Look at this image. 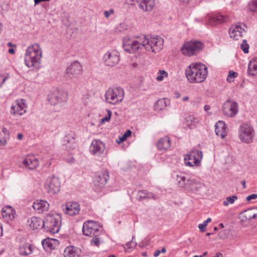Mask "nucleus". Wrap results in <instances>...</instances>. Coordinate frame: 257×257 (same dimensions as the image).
I'll return each mask as SVG.
<instances>
[{
	"label": "nucleus",
	"mask_w": 257,
	"mask_h": 257,
	"mask_svg": "<svg viewBox=\"0 0 257 257\" xmlns=\"http://www.w3.org/2000/svg\"><path fill=\"white\" fill-rule=\"evenodd\" d=\"M7 45L9 47H16V45L13 44L12 43H11V42H8V44H7Z\"/></svg>",
	"instance_id": "680f3d73"
},
{
	"label": "nucleus",
	"mask_w": 257,
	"mask_h": 257,
	"mask_svg": "<svg viewBox=\"0 0 257 257\" xmlns=\"http://www.w3.org/2000/svg\"><path fill=\"white\" fill-rule=\"evenodd\" d=\"M154 0H143L141 1L139 6L140 9L146 12H151L155 6Z\"/></svg>",
	"instance_id": "a878e982"
},
{
	"label": "nucleus",
	"mask_w": 257,
	"mask_h": 257,
	"mask_svg": "<svg viewBox=\"0 0 257 257\" xmlns=\"http://www.w3.org/2000/svg\"><path fill=\"white\" fill-rule=\"evenodd\" d=\"M185 75L191 83H201L208 75L207 67L200 63H192L186 69Z\"/></svg>",
	"instance_id": "f257e3e1"
},
{
	"label": "nucleus",
	"mask_w": 257,
	"mask_h": 257,
	"mask_svg": "<svg viewBox=\"0 0 257 257\" xmlns=\"http://www.w3.org/2000/svg\"><path fill=\"white\" fill-rule=\"evenodd\" d=\"M45 188L48 193L54 194L60 191V182L57 177L55 176L49 177L45 183Z\"/></svg>",
	"instance_id": "ddd939ff"
},
{
	"label": "nucleus",
	"mask_w": 257,
	"mask_h": 257,
	"mask_svg": "<svg viewBox=\"0 0 257 257\" xmlns=\"http://www.w3.org/2000/svg\"><path fill=\"white\" fill-rule=\"evenodd\" d=\"M7 78L8 76H4L3 75L0 74V87H2Z\"/></svg>",
	"instance_id": "3c124183"
},
{
	"label": "nucleus",
	"mask_w": 257,
	"mask_h": 257,
	"mask_svg": "<svg viewBox=\"0 0 257 257\" xmlns=\"http://www.w3.org/2000/svg\"><path fill=\"white\" fill-rule=\"evenodd\" d=\"M239 137L240 140L245 143H250L252 142L254 136L253 127L249 124H242L239 130Z\"/></svg>",
	"instance_id": "6e6552de"
},
{
	"label": "nucleus",
	"mask_w": 257,
	"mask_h": 257,
	"mask_svg": "<svg viewBox=\"0 0 257 257\" xmlns=\"http://www.w3.org/2000/svg\"><path fill=\"white\" fill-rule=\"evenodd\" d=\"M175 97L177 98H179L180 96V93L177 91L175 92Z\"/></svg>",
	"instance_id": "774afa93"
},
{
	"label": "nucleus",
	"mask_w": 257,
	"mask_h": 257,
	"mask_svg": "<svg viewBox=\"0 0 257 257\" xmlns=\"http://www.w3.org/2000/svg\"><path fill=\"white\" fill-rule=\"evenodd\" d=\"M24 104L22 103H17L11 107V112L13 114L22 115L26 112Z\"/></svg>",
	"instance_id": "c85d7f7f"
},
{
	"label": "nucleus",
	"mask_w": 257,
	"mask_h": 257,
	"mask_svg": "<svg viewBox=\"0 0 257 257\" xmlns=\"http://www.w3.org/2000/svg\"><path fill=\"white\" fill-rule=\"evenodd\" d=\"M15 214V210L11 206L7 207L6 208H3L2 211V215L4 219L7 222L14 219Z\"/></svg>",
	"instance_id": "b1692460"
},
{
	"label": "nucleus",
	"mask_w": 257,
	"mask_h": 257,
	"mask_svg": "<svg viewBox=\"0 0 257 257\" xmlns=\"http://www.w3.org/2000/svg\"><path fill=\"white\" fill-rule=\"evenodd\" d=\"M211 221V219L210 218H208L206 220H205L203 223L199 224L198 225V227L200 229L201 232H204L205 231L206 226H207L208 223Z\"/></svg>",
	"instance_id": "ea45409f"
},
{
	"label": "nucleus",
	"mask_w": 257,
	"mask_h": 257,
	"mask_svg": "<svg viewBox=\"0 0 257 257\" xmlns=\"http://www.w3.org/2000/svg\"><path fill=\"white\" fill-rule=\"evenodd\" d=\"M41 59L32 57L31 56L25 55V63L26 65L28 67H38L40 63Z\"/></svg>",
	"instance_id": "cd10ccee"
},
{
	"label": "nucleus",
	"mask_w": 257,
	"mask_h": 257,
	"mask_svg": "<svg viewBox=\"0 0 257 257\" xmlns=\"http://www.w3.org/2000/svg\"><path fill=\"white\" fill-rule=\"evenodd\" d=\"M9 52L11 54H14L15 52V51L13 48H10L9 50Z\"/></svg>",
	"instance_id": "052dcab7"
},
{
	"label": "nucleus",
	"mask_w": 257,
	"mask_h": 257,
	"mask_svg": "<svg viewBox=\"0 0 257 257\" xmlns=\"http://www.w3.org/2000/svg\"><path fill=\"white\" fill-rule=\"evenodd\" d=\"M119 53L115 50L107 51L103 57V61L106 66L113 67L119 61Z\"/></svg>",
	"instance_id": "4468645a"
},
{
	"label": "nucleus",
	"mask_w": 257,
	"mask_h": 257,
	"mask_svg": "<svg viewBox=\"0 0 257 257\" xmlns=\"http://www.w3.org/2000/svg\"><path fill=\"white\" fill-rule=\"evenodd\" d=\"M32 252L31 244L29 243H24L20 245L19 252L21 255H28Z\"/></svg>",
	"instance_id": "72a5a7b5"
},
{
	"label": "nucleus",
	"mask_w": 257,
	"mask_h": 257,
	"mask_svg": "<svg viewBox=\"0 0 257 257\" xmlns=\"http://www.w3.org/2000/svg\"><path fill=\"white\" fill-rule=\"evenodd\" d=\"M223 114L230 117H233L238 112V103L234 100L228 99L223 105Z\"/></svg>",
	"instance_id": "9b49d317"
},
{
	"label": "nucleus",
	"mask_w": 257,
	"mask_h": 257,
	"mask_svg": "<svg viewBox=\"0 0 257 257\" xmlns=\"http://www.w3.org/2000/svg\"><path fill=\"white\" fill-rule=\"evenodd\" d=\"M167 104L164 98L158 100L155 104V109L156 110H161L165 108Z\"/></svg>",
	"instance_id": "f704fd0d"
},
{
	"label": "nucleus",
	"mask_w": 257,
	"mask_h": 257,
	"mask_svg": "<svg viewBox=\"0 0 257 257\" xmlns=\"http://www.w3.org/2000/svg\"><path fill=\"white\" fill-rule=\"evenodd\" d=\"M65 213L72 216L78 214L80 211V206L76 202H68L63 208Z\"/></svg>",
	"instance_id": "6ab92c4d"
},
{
	"label": "nucleus",
	"mask_w": 257,
	"mask_h": 257,
	"mask_svg": "<svg viewBox=\"0 0 257 257\" xmlns=\"http://www.w3.org/2000/svg\"><path fill=\"white\" fill-rule=\"evenodd\" d=\"M148 192L145 190H140L138 192L137 197L139 200L147 198Z\"/></svg>",
	"instance_id": "37998d69"
},
{
	"label": "nucleus",
	"mask_w": 257,
	"mask_h": 257,
	"mask_svg": "<svg viewBox=\"0 0 257 257\" xmlns=\"http://www.w3.org/2000/svg\"><path fill=\"white\" fill-rule=\"evenodd\" d=\"M149 244H150V241L149 240L147 239V240H143L142 242H141L139 243V246L141 248H144V247L147 246V245H148Z\"/></svg>",
	"instance_id": "09e8293b"
},
{
	"label": "nucleus",
	"mask_w": 257,
	"mask_h": 257,
	"mask_svg": "<svg viewBox=\"0 0 257 257\" xmlns=\"http://www.w3.org/2000/svg\"><path fill=\"white\" fill-rule=\"evenodd\" d=\"M124 96V90L119 86L113 88H109L105 94L106 101L112 104H116L121 102L123 99Z\"/></svg>",
	"instance_id": "39448f33"
},
{
	"label": "nucleus",
	"mask_w": 257,
	"mask_h": 257,
	"mask_svg": "<svg viewBox=\"0 0 257 257\" xmlns=\"http://www.w3.org/2000/svg\"><path fill=\"white\" fill-rule=\"evenodd\" d=\"M82 67L80 63L78 61H74L72 62L70 66H69L66 70L65 74V77L67 79H72L78 76L82 73Z\"/></svg>",
	"instance_id": "f8f14e48"
},
{
	"label": "nucleus",
	"mask_w": 257,
	"mask_h": 257,
	"mask_svg": "<svg viewBox=\"0 0 257 257\" xmlns=\"http://www.w3.org/2000/svg\"><path fill=\"white\" fill-rule=\"evenodd\" d=\"M81 253V249L74 246H68L65 248L64 251L65 257H79Z\"/></svg>",
	"instance_id": "412c9836"
},
{
	"label": "nucleus",
	"mask_w": 257,
	"mask_h": 257,
	"mask_svg": "<svg viewBox=\"0 0 257 257\" xmlns=\"http://www.w3.org/2000/svg\"><path fill=\"white\" fill-rule=\"evenodd\" d=\"M236 73L232 71H229L228 72V77L227 78V81L228 82H231L233 81V79L235 77Z\"/></svg>",
	"instance_id": "49530a36"
},
{
	"label": "nucleus",
	"mask_w": 257,
	"mask_h": 257,
	"mask_svg": "<svg viewBox=\"0 0 257 257\" xmlns=\"http://www.w3.org/2000/svg\"><path fill=\"white\" fill-rule=\"evenodd\" d=\"M132 133V132L131 130H127L122 137H119V141H116V142L118 144L123 142L128 137L131 136Z\"/></svg>",
	"instance_id": "4c0bfd02"
},
{
	"label": "nucleus",
	"mask_w": 257,
	"mask_h": 257,
	"mask_svg": "<svg viewBox=\"0 0 257 257\" xmlns=\"http://www.w3.org/2000/svg\"><path fill=\"white\" fill-rule=\"evenodd\" d=\"M33 208L37 210L39 213H42L47 211L49 207V204L45 200H37L34 202L33 205Z\"/></svg>",
	"instance_id": "5701e85b"
},
{
	"label": "nucleus",
	"mask_w": 257,
	"mask_h": 257,
	"mask_svg": "<svg viewBox=\"0 0 257 257\" xmlns=\"http://www.w3.org/2000/svg\"><path fill=\"white\" fill-rule=\"evenodd\" d=\"M171 145V140L168 137L160 139L157 143V148L160 151H164L169 148Z\"/></svg>",
	"instance_id": "bb28decb"
},
{
	"label": "nucleus",
	"mask_w": 257,
	"mask_h": 257,
	"mask_svg": "<svg viewBox=\"0 0 257 257\" xmlns=\"http://www.w3.org/2000/svg\"><path fill=\"white\" fill-rule=\"evenodd\" d=\"M210 108V106L209 105H207V104L205 105L204 106V110L206 111H207L208 110H209Z\"/></svg>",
	"instance_id": "bf43d9fd"
},
{
	"label": "nucleus",
	"mask_w": 257,
	"mask_h": 257,
	"mask_svg": "<svg viewBox=\"0 0 257 257\" xmlns=\"http://www.w3.org/2000/svg\"><path fill=\"white\" fill-rule=\"evenodd\" d=\"M243 32H246V30L242 27L241 23L236 24L234 28H230L229 30L230 37L235 40H238V34H236V33H238L239 36H242V33Z\"/></svg>",
	"instance_id": "4be33fe9"
},
{
	"label": "nucleus",
	"mask_w": 257,
	"mask_h": 257,
	"mask_svg": "<svg viewBox=\"0 0 257 257\" xmlns=\"http://www.w3.org/2000/svg\"><path fill=\"white\" fill-rule=\"evenodd\" d=\"M28 222H30L29 226L33 229H38L40 227H41L43 224V220L35 216L31 217L30 220H29Z\"/></svg>",
	"instance_id": "2f4dec72"
},
{
	"label": "nucleus",
	"mask_w": 257,
	"mask_h": 257,
	"mask_svg": "<svg viewBox=\"0 0 257 257\" xmlns=\"http://www.w3.org/2000/svg\"><path fill=\"white\" fill-rule=\"evenodd\" d=\"M23 135H22V134H19L18 135V136H17V138H18V139H19V140H21V139L23 138Z\"/></svg>",
	"instance_id": "e2e57ef3"
},
{
	"label": "nucleus",
	"mask_w": 257,
	"mask_h": 257,
	"mask_svg": "<svg viewBox=\"0 0 257 257\" xmlns=\"http://www.w3.org/2000/svg\"><path fill=\"white\" fill-rule=\"evenodd\" d=\"M189 99V97L188 96H186L182 98V100L184 101H187Z\"/></svg>",
	"instance_id": "338daca9"
},
{
	"label": "nucleus",
	"mask_w": 257,
	"mask_h": 257,
	"mask_svg": "<svg viewBox=\"0 0 257 257\" xmlns=\"http://www.w3.org/2000/svg\"><path fill=\"white\" fill-rule=\"evenodd\" d=\"M237 199L236 195H233L232 196L227 197L226 200L223 201V205L224 206H227L229 204H233L234 201Z\"/></svg>",
	"instance_id": "58836bf2"
},
{
	"label": "nucleus",
	"mask_w": 257,
	"mask_h": 257,
	"mask_svg": "<svg viewBox=\"0 0 257 257\" xmlns=\"http://www.w3.org/2000/svg\"><path fill=\"white\" fill-rule=\"evenodd\" d=\"M179 1L185 4H187L190 1V0H179Z\"/></svg>",
	"instance_id": "69168bd1"
},
{
	"label": "nucleus",
	"mask_w": 257,
	"mask_h": 257,
	"mask_svg": "<svg viewBox=\"0 0 257 257\" xmlns=\"http://www.w3.org/2000/svg\"><path fill=\"white\" fill-rule=\"evenodd\" d=\"M67 99V94L63 91L55 90L48 95V100L51 105L65 103Z\"/></svg>",
	"instance_id": "9d476101"
},
{
	"label": "nucleus",
	"mask_w": 257,
	"mask_h": 257,
	"mask_svg": "<svg viewBox=\"0 0 257 257\" xmlns=\"http://www.w3.org/2000/svg\"><path fill=\"white\" fill-rule=\"evenodd\" d=\"M202 152L201 151L194 149L191 151L188 154L185 155L184 161L185 165L192 167L194 164L198 166L202 159Z\"/></svg>",
	"instance_id": "1a4fd4ad"
},
{
	"label": "nucleus",
	"mask_w": 257,
	"mask_h": 257,
	"mask_svg": "<svg viewBox=\"0 0 257 257\" xmlns=\"http://www.w3.org/2000/svg\"><path fill=\"white\" fill-rule=\"evenodd\" d=\"M137 245L136 242H134L133 240L126 243L124 246V250L126 252H130L132 249L134 248Z\"/></svg>",
	"instance_id": "c9c22d12"
},
{
	"label": "nucleus",
	"mask_w": 257,
	"mask_h": 257,
	"mask_svg": "<svg viewBox=\"0 0 257 257\" xmlns=\"http://www.w3.org/2000/svg\"><path fill=\"white\" fill-rule=\"evenodd\" d=\"M61 218L58 215H47L43 220V226L46 231L51 233H57L60 229L61 224Z\"/></svg>",
	"instance_id": "f03ea898"
},
{
	"label": "nucleus",
	"mask_w": 257,
	"mask_h": 257,
	"mask_svg": "<svg viewBox=\"0 0 257 257\" xmlns=\"http://www.w3.org/2000/svg\"><path fill=\"white\" fill-rule=\"evenodd\" d=\"M2 136V133H0V146H5L7 144L6 139Z\"/></svg>",
	"instance_id": "8fccbe9b"
},
{
	"label": "nucleus",
	"mask_w": 257,
	"mask_h": 257,
	"mask_svg": "<svg viewBox=\"0 0 257 257\" xmlns=\"http://www.w3.org/2000/svg\"><path fill=\"white\" fill-rule=\"evenodd\" d=\"M42 53V50L39 45L35 44L27 48L25 55L35 57V59H37V58H41Z\"/></svg>",
	"instance_id": "a211bd4d"
},
{
	"label": "nucleus",
	"mask_w": 257,
	"mask_h": 257,
	"mask_svg": "<svg viewBox=\"0 0 257 257\" xmlns=\"http://www.w3.org/2000/svg\"><path fill=\"white\" fill-rule=\"evenodd\" d=\"M159 75L157 77V80L159 81H162L164 78V76L161 74H159Z\"/></svg>",
	"instance_id": "5fc2aeb1"
},
{
	"label": "nucleus",
	"mask_w": 257,
	"mask_h": 257,
	"mask_svg": "<svg viewBox=\"0 0 257 257\" xmlns=\"http://www.w3.org/2000/svg\"><path fill=\"white\" fill-rule=\"evenodd\" d=\"M215 257H223V256L222 253L218 252L216 254V256Z\"/></svg>",
	"instance_id": "0e129e2a"
},
{
	"label": "nucleus",
	"mask_w": 257,
	"mask_h": 257,
	"mask_svg": "<svg viewBox=\"0 0 257 257\" xmlns=\"http://www.w3.org/2000/svg\"><path fill=\"white\" fill-rule=\"evenodd\" d=\"M163 43L164 40L161 37L143 36L142 47H145L147 50L155 53L158 52L162 49Z\"/></svg>",
	"instance_id": "7ed1b4c3"
},
{
	"label": "nucleus",
	"mask_w": 257,
	"mask_h": 257,
	"mask_svg": "<svg viewBox=\"0 0 257 257\" xmlns=\"http://www.w3.org/2000/svg\"><path fill=\"white\" fill-rule=\"evenodd\" d=\"M226 124L223 121H218L215 124V133L216 134L222 138H224L226 136Z\"/></svg>",
	"instance_id": "393cba45"
},
{
	"label": "nucleus",
	"mask_w": 257,
	"mask_h": 257,
	"mask_svg": "<svg viewBox=\"0 0 257 257\" xmlns=\"http://www.w3.org/2000/svg\"><path fill=\"white\" fill-rule=\"evenodd\" d=\"M114 13V10L112 9H110L109 11H105L104 12V16L106 18H108L110 15H113Z\"/></svg>",
	"instance_id": "de8ad7c7"
},
{
	"label": "nucleus",
	"mask_w": 257,
	"mask_h": 257,
	"mask_svg": "<svg viewBox=\"0 0 257 257\" xmlns=\"http://www.w3.org/2000/svg\"><path fill=\"white\" fill-rule=\"evenodd\" d=\"M248 8L250 11L255 12L257 11V0H252L248 4Z\"/></svg>",
	"instance_id": "a19ab883"
},
{
	"label": "nucleus",
	"mask_w": 257,
	"mask_h": 257,
	"mask_svg": "<svg viewBox=\"0 0 257 257\" xmlns=\"http://www.w3.org/2000/svg\"><path fill=\"white\" fill-rule=\"evenodd\" d=\"M24 165L30 170L35 169L39 166V161L33 156H29L23 161Z\"/></svg>",
	"instance_id": "aec40b11"
},
{
	"label": "nucleus",
	"mask_w": 257,
	"mask_h": 257,
	"mask_svg": "<svg viewBox=\"0 0 257 257\" xmlns=\"http://www.w3.org/2000/svg\"><path fill=\"white\" fill-rule=\"evenodd\" d=\"M159 74H161L163 75V76L164 75L165 76H167V75H168V73H167V72H166L164 70H159Z\"/></svg>",
	"instance_id": "6e6d98bb"
},
{
	"label": "nucleus",
	"mask_w": 257,
	"mask_h": 257,
	"mask_svg": "<svg viewBox=\"0 0 257 257\" xmlns=\"http://www.w3.org/2000/svg\"><path fill=\"white\" fill-rule=\"evenodd\" d=\"M107 115L105 116L104 117L101 119L100 121V123H103L105 121H108L110 119V117L111 116V111L109 109L107 110Z\"/></svg>",
	"instance_id": "a18cd8bd"
},
{
	"label": "nucleus",
	"mask_w": 257,
	"mask_h": 257,
	"mask_svg": "<svg viewBox=\"0 0 257 257\" xmlns=\"http://www.w3.org/2000/svg\"><path fill=\"white\" fill-rule=\"evenodd\" d=\"M105 148L104 144L100 140H93L89 147L91 154L95 156H100Z\"/></svg>",
	"instance_id": "2eb2a0df"
},
{
	"label": "nucleus",
	"mask_w": 257,
	"mask_h": 257,
	"mask_svg": "<svg viewBox=\"0 0 257 257\" xmlns=\"http://www.w3.org/2000/svg\"><path fill=\"white\" fill-rule=\"evenodd\" d=\"M240 48L244 53L248 52L249 45L247 44V41L243 40L242 44L240 45Z\"/></svg>",
	"instance_id": "79ce46f5"
},
{
	"label": "nucleus",
	"mask_w": 257,
	"mask_h": 257,
	"mask_svg": "<svg viewBox=\"0 0 257 257\" xmlns=\"http://www.w3.org/2000/svg\"><path fill=\"white\" fill-rule=\"evenodd\" d=\"M58 241L55 239H46L42 241V245L46 250L54 249Z\"/></svg>",
	"instance_id": "c756f323"
},
{
	"label": "nucleus",
	"mask_w": 257,
	"mask_h": 257,
	"mask_svg": "<svg viewBox=\"0 0 257 257\" xmlns=\"http://www.w3.org/2000/svg\"><path fill=\"white\" fill-rule=\"evenodd\" d=\"M248 74L250 76L257 75V58L252 59L248 65Z\"/></svg>",
	"instance_id": "7c9ffc66"
},
{
	"label": "nucleus",
	"mask_w": 257,
	"mask_h": 257,
	"mask_svg": "<svg viewBox=\"0 0 257 257\" xmlns=\"http://www.w3.org/2000/svg\"><path fill=\"white\" fill-rule=\"evenodd\" d=\"M254 209H257V207H254ZM257 218V213H255V214H253L251 216H250L248 218V219H251L252 218Z\"/></svg>",
	"instance_id": "13d9d810"
},
{
	"label": "nucleus",
	"mask_w": 257,
	"mask_h": 257,
	"mask_svg": "<svg viewBox=\"0 0 257 257\" xmlns=\"http://www.w3.org/2000/svg\"><path fill=\"white\" fill-rule=\"evenodd\" d=\"M100 225L97 222L93 220H88L84 223L82 227V232L84 235L92 237L93 235L99 236L101 231Z\"/></svg>",
	"instance_id": "0eeeda50"
},
{
	"label": "nucleus",
	"mask_w": 257,
	"mask_h": 257,
	"mask_svg": "<svg viewBox=\"0 0 257 257\" xmlns=\"http://www.w3.org/2000/svg\"><path fill=\"white\" fill-rule=\"evenodd\" d=\"M160 253H161V251H160V250H159V249H157V250H156L154 252V256L157 257V256H159V254H160Z\"/></svg>",
	"instance_id": "4d7b16f0"
},
{
	"label": "nucleus",
	"mask_w": 257,
	"mask_h": 257,
	"mask_svg": "<svg viewBox=\"0 0 257 257\" xmlns=\"http://www.w3.org/2000/svg\"><path fill=\"white\" fill-rule=\"evenodd\" d=\"M203 44L198 41H191L186 42L181 49L182 54L187 56L197 55L203 49Z\"/></svg>",
	"instance_id": "423d86ee"
},
{
	"label": "nucleus",
	"mask_w": 257,
	"mask_h": 257,
	"mask_svg": "<svg viewBox=\"0 0 257 257\" xmlns=\"http://www.w3.org/2000/svg\"><path fill=\"white\" fill-rule=\"evenodd\" d=\"M130 47L126 48L124 50L130 53H135L137 51L142 48V40L140 41H135L133 43L130 45Z\"/></svg>",
	"instance_id": "473e14b6"
},
{
	"label": "nucleus",
	"mask_w": 257,
	"mask_h": 257,
	"mask_svg": "<svg viewBox=\"0 0 257 257\" xmlns=\"http://www.w3.org/2000/svg\"><path fill=\"white\" fill-rule=\"evenodd\" d=\"M109 178L108 172L107 170L102 171L94 181L95 187L102 188L106 184Z\"/></svg>",
	"instance_id": "dca6fc26"
},
{
	"label": "nucleus",
	"mask_w": 257,
	"mask_h": 257,
	"mask_svg": "<svg viewBox=\"0 0 257 257\" xmlns=\"http://www.w3.org/2000/svg\"><path fill=\"white\" fill-rule=\"evenodd\" d=\"M257 198V194H252L249 196H248L246 198V200L247 201H250L252 199H256Z\"/></svg>",
	"instance_id": "603ef678"
},
{
	"label": "nucleus",
	"mask_w": 257,
	"mask_h": 257,
	"mask_svg": "<svg viewBox=\"0 0 257 257\" xmlns=\"http://www.w3.org/2000/svg\"><path fill=\"white\" fill-rule=\"evenodd\" d=\"M205 19L208 20V23L212 26L225 23L229 20L228 17L220 14H215L213 16L208 15L205 17Z\"/></svg>",
	"instance_id": "f3484780"
},
{
	"label": "nucleus",
	"mask_w": 257,
	"mask_h": 257,
	"mask_svg": "<svg viewBox=\"0 0 257 257\" xmlns=\"http://www.w3.org/2000/svg\"><path fill=\"white\" fill-rule=\"evenodd\" d=\"M98 236H95V235L92 236L93 237V238L91 240V244L92 245L98 246L100 245V239Z\"/></svg>",
	"instance_id": "c03bdc74"
},
{
	"label": "nucleus",
	"mask_w": 257,
	"mask_h": 257,
	"mask_svg": "<svg viewBox=\"0 0 257 257\" xmlns=\"http://www.w3.org/2000/svg\"><path fill=\"white\" fill-rule=\"evenodd\" d=\"M176 180L180 187L192 192L198 191L201 188V184L194 179L187 178L184 175H177Z\"/></svg>",
	"instance_id": "20e7f679"
},
{
	"label": "nucleus",
	"mask_w": 257,
	"mask_h": 257,
	"mask_svg": "<svg viewBox=\"0 0 257 257\" xmlns=\"http://www.w3.org/2000/svg\"><path fill=\"white\" fill-rule=\"evenodd\" d=\"M135 40H132L129 37H125L123 40V47L125 49L126 48H131L130 45L135 42Z\"/></svg>",
	"instance_id": "e433bc0d"
},
{
	"label": "nucleus",
	"mask_w": 257,
	"mask_h": 257,
	"mask_svg": "<svg viewBox=\"0 0 257 257\" xmlns=\"http://www.w3.org/2000/svg\"><path fill=\"white\" fill-rule=\"evenodd\" d=\"M147 198H149V199L152 198L153 199H156L155 195L152 193H148V194H147Z\"/></svg>",
	"instance_id": "864d4df0"
}]
</instances>
